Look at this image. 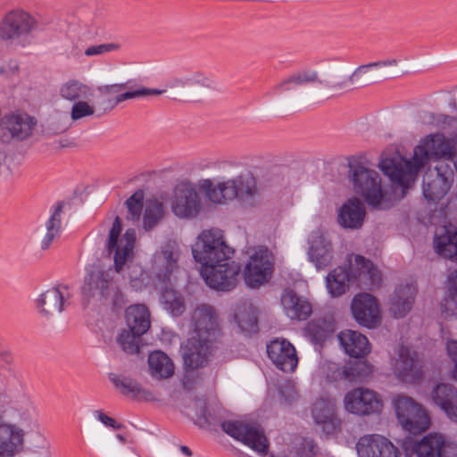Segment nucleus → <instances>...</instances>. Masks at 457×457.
<instances>
[{
  "mask_svg": "<svg viewBox=\"0 0 457 457\" xmlns=\"http://www.w3.org/2000/svg\"><path fill=\"white\" fill-rule=\"evenodd\" d=\"M396 376L405 382H416L422 378V365L416 352L401 345L395 364Z\"/></svg>",
  "mask_w": 457,
  "mask_h": 457,
  "instance_id": "22",
  "label": "nucleus"
},
{
  "mask_svg": "<svg viewBox=\"0 0 457 457\" xmlns=\"http://www.w3.org/2000/svg\"><path fill=\"white\" fill-rule=\"evenodd\" d=\"M268 357L274 365L284 372H293L298 365L295 346L285 338H275L266 346Z\"/></svg>",
  "mask_w": 457,
  "mask_h": 457,
  "instance_id": "18",
  "label": "nucleus"
},
{
  "mask_svg": "<svg viewBox=\"0 0 457 457\" xmlns=\"http://www.w3.org/2000/svg\"><path fill=\"white\" fill-rule=\"evenodd\" d=\"M220 428L227 435L242 442L259 454H267L269 442L262 429L240 420L222 421Z\"/></svg>",
  "mask_w": 457,
  "mask_h": 457,
  "instance_id": "11",
  "label": "nucleus"
},
{
  "mask_svg": "<svg viewBox=\"0 0 457 457\" xmlns=\"http://www.w3.org/2000/svg\"><path fill=\"white\" fill-rule=\"evenodd\" d=\"M180 253L179 243L176 240L168 239L153 254L152 270L162 284L166 285L170 281L173 272L179 268Z\"/></svg>",
  "mask_w": 457,
  "mask_h": 457,
  "instance_id": "12",
  "label": "nucleus"
},
{
  "mask_svg": "<svg viewBox=\"0 0 457 457\" xmlns=\"http://www.w3.org/2000/svg\"><path fill=\"white\" fill-rule=\"evenodd\" d=\"M292 75V82H295V86H303L305 84L318 82L320 85L335 90H342L348 87V80L345 79L337 82H330L327 79H320L319 74L316 71L304 70L295 72Z\"/></svg>",
  "mask_w": 457,
  "mask_h": 457,
  "instance_id": "40",
  "label": "nucleus"
},
{
  "mask_svg": "<svg viewBox=\"0 0 457 457\" xmlns=\"http://www.w3.org/2000/svg\"><path fill=\"white\" fill-rule=\"evenodd\" d=\"M237 177L217 184L205 180L204 187L207 198L214 204H224L227 201L237 200L238 191L237 190Z\"/></svg>",
  "mask_w": 457,
  "mask_h": 457,
  "instance_id": "31",
  "label": "nucleus"
},
{
  "mask_svg": "<svg viewBox=\"0 0 457 457\" xmlns=\"http://www.w3.org/2000/svg\"><path fill=\"white\" fill-rule=\"evenodd\" d=\"M194 335L182 346V357L187 369L204 367L212 354L213 345L220 336L218 316L213 307L197 306L192 313Z\"/></svg>",
  "mask_w": 457,
  "mask_h": 457,
  "instance_id": "1",
  "label": "nucleus"
},
{
  "mask_svg": "<svg viewBox=\"0 0 457 457\" xmlns=\"http://www.w3.org/2000/svg\"><path fill=\"white\" fill-rule=\"evenodd\" d=\"M94 416L102 422L104 426L108 428H112L113 429H120L123 428V425L118 423L113 418L107 416L101 410H96L94 411Z\"/></svg>",
  "mask_w": 457,
  "mask_h": 457,
  "instance_id": "54",
  "label": "nucleus"
},
{
  "mask_svg": "<svg viewBox=\"0 0 457 457\" xmlns=\"http://www.w3.org/2000/svg\"><path fill=\"white\" fill-rule=\"evenodd\" d=\"M266 175L268 176L267 181L270 185H275V184H279L280 183L281 172H280V169L279 168L275 167V168L270 169V170L267 171Z\"/></svg>",
  "mask_w": 457,
  "mask_h": 457,
  "instance_id": "57",
  "label": "nucleus"
},
{
  "mask_svg": "<svg viewBox=\"0 0 457 457\" xmlns=\"http://www.w3.org/2000/svg\"><path fill=\"white\" fill-rule=\"evenodd\" d=\"M394 404L397 420L405 431L420 435L428 428L430 419L426 410L412 398L398 395Z\"/></svg>",
  "mask_w": 457,
  "mask_h": 457,
  "instance_id": "9",
  "label": "nucleus"
},
{
  "mask_svg": "<svg viewBox=\"0 0 457 457\" xmlns=\"http://www.w3.org/2000/svg\"><path fill=\"white\" fill-rule=\"evenodd\" d=\"M180 451L186 454L187 456H191L192 455V451L186 445H182L180 446Z\"/></svg>",
  "mask_w": 457,
  "mask_h": 457,
  "instance_id": "62",
  "label": "nucleus"
},
{
  "mask_svg": "<svg viewBox=\"0 0 457 457\" xmlns=\"http://www.w3.org/2000/svg\"><path fill=\"white\" fill-rule=\"evenodd\" d=\"M454 179V173L449 165L439 163L435 170L423 177V196L428 204H436L448 193Z\"/></svg>",
  "mask_w": 457,
  "mask_h": 457,
  "instance_id": "13",
  "label": "nucleus"
},
{
  "mask_svg": "<svg viewBox=\"0 0 457 457\" xmlns=\"http://www.w3.org/2000/svg\"><path fill=\"white\" fill-rule=\"evenodd\" d=\"M64 207V202L59 201L53 206V212L50 218L46 222V233L41 241V249L46 250L50 247L53 241L61 235L62 213Z\"/></svg>",
  "mask_w": 457,
  "mask_h": 457,
  "instance_id": "38",
  "label": "nucleus"
},
{
  "mask_svg": "<svg viewBox=\"0 0 457 457\" xmlns=\"http://www.w3.org/2000/svg\"><path fill=\"white\" fill-rule=\"evenodd\" d=\"M109 379L124 395L131 396L133 398H142L147 401L154 399L152 392L143 388L137 380L129 377L110 373Z\"/></svg>",
  "mask_w": 457,
  "mask_h": 457,
  "instance_id": "35",
  "label": "nucleus"
},
{
  "mask_svg": "<svg viewBox=\"0 0 457 457\" xmlns=\"http://www.w3.org/2000/svg\"><path fill=\"white\" fill-rule=\"evenodd\" d=\"M121 227V220L117 216L109 231L106 249L109 254L114 251L113 261L115 271L120 273L124 270L126 266L127 274L123 273L122 276H127L132 287L140 289L145 284L147 278L144 269L141 265L137 263L130 262L127 264L129 258L133 253L136 231L133 228H129L123 236L119 238Z\"/></svg>",
  "mask_w": 457,
  "mask_h": 457,
  "instance_id": "2",
  "label": "nucleus"
},
{
  "mask_svg": "<svg viewBox=\"0 0 457 457\" xmlns=\"http://www.w3.org/2000/svg\"><path fill=\"white\" fill-rule=\"evenodd\" d=\"M128 91H132L137 88H141L142 87H137L136 81L134 79L128 80Z\"/></svg>",
  "mask_w": 457,
  "mask_h": 457,
  "instance_id": "60",
  "label": "nucleus"
},
{
  "mask_svg": "<svg viewBox=\"0 0 457 457\" xmlns=\"http://www.w3.org/2000/svg\"><path fill=\"white\" fill-rule=\"evenodd\" d=\"M433 401L447 416L457 422V390L450 385H437L432 395Z\"/></svg>",
  "mask_w": 457,
  "mask_h": 457,
  "instance_id": "32",
  "label": "nucleus"
},
{
  "mask_svg": "<svg viewBox=\"0 0 457 457\" xmlns=\"http://www.w3.org/2000/svg\"><path fill=\"white\" fill-rule=\"evenodd\" d=\"M365 215L366 212L361 200L353 197L340 207L337 220L345 228L358 229L362 226Z\"/></svg>",
  "mask_w": 457,
  "mask_h": 457,
  "instance_id": "26",
  "label": "nucleus"
},
{
  "mask_svg": "<svg viewBox=\"0 0 457 457\" xmlns=\"http://www.w3.org/2000/svg\"><path fill=\"white\" fill-rule=\"evenodd\" d=\"M142 336H137L131 329H122L117 337V342L127 353H137L139 352V341Z\"/></svg>",
  "mask_w": 457,
  "mask_h": 457,
  "instance_id": "47",
  "label": "nucleus"
},
{
  "mask_svg": "<svg viewBox=\"0 0 457 457\" xmlns=\"http://www.w3.org/2000/svg\"><path fill=\"white\" fill-rule=\"evenodd\" d=\"M0 355L2 356L3 360L5 362H9L11 361V355L8 352H6V351L0 352Z\"/></svg>",
  "mask_w": 457,
  "mask_h": 457,
  "instance_id": "61",
  "label": "nucleus"
},
{
  "mask_svg": "<svg viewBox=\"0 0 457 457\" xmlns=\"http://www.w3.org/2000/svg\"><path fill=\"white\" fill-rule=\"evenodd\" d=\"M119 49V46L114 43L101 44L97 46H91L85 51L87 56L101 55L105 53L112 52Z\"/></svg>",
  "mask_w": 457,
  "mask_h": 457,
  "instance_id": "52",
  "label": "nucleus"
},
{
  "mask_svg": "<svg viewBox=\"0 0 457 457\" xmlns=\"http://www.w3.org/2000/svg\"><path fill=\"white\" fill-rule=\"evenodd\" d=\"M148 364L154 377L168 378L174 373V366L170 357L162 351H154L148 356Z\"/></svg>",
  "mask_w": 457,
  "mask_h": 457,
  "instance_id": "43",
  "label": "nucleus"
},
{
  "mask_svg": "<svg viewBox=\"0 0 457 457\" xmlns=\"http://www.w3.org/2000/svg\"><path fill=\"white\" fill-rule=\"evenodd\" d=\"M356 450L359 457H402L400 450L389 439L377 434L361 436Z\"/></svg>",
  "mask_w": 457,
  "mask_h": 457,
  "instance_id": "20",
  "label": "nucleus"
},
{
  "mask_svg": "<svg viewBox=\"0 0 457 457\" xmlns=\"http://www.w3.org/2000/svg\"><path fill=\"white\" fill-rule=\"evenodd\" d=\"M171 209L179 218H194L201 209V203L197 192L188 185L177 187Z\"/></svg>",
  "mask_w": 457,
  "mask_h": 457,
  "instance_id": "21",
  "label": "nucleus"
},
{
  "mask_svg": "<svg viewBox=\"0 0 457 457\" xmlns=\"http://www.w3.org/2000/svg\"><path fill=\"white\" fill-rule=\"evenodd\" d=\"M198 75H195L192 78H186V79H173L170 81L168 82V87H186L190 86L194 82H200V79H198Z\"/></svg>",
  "mask_w": 457,
  "mask_h": 457,
  "instance_id": "56",
  "label": "nucleus"
},
{
  "mask_svg": "<svg viewBox=\"0 0 457 457\" xmlns=\"http://www.w3.org/2000/svg\"><path fill=\"white\" fill-rule=\"evenodd\" d=\"M382 406L378 395L370 389L355 388L345 396V410L353 414L365 416L377 413L381 411Z\"/></svg>",
  "mask_w": 457,
  "mask_h": 457,
  "instance_id": "15",
  "label": "nucleus"
},
{
  "mask_svg": "<svg viewBox=\"0 0 457 457\" xmlns=\"http://www.w3.org/2000/svg\"><path fill=\"white\" fill-rule=\"evenodd\" d=\"M348 176L353 191L361 195L369 206L386 210L394 205L391 195L382 189L381 179L377 171L360 162H350Z\"/></svg>",
  "mask_w": 457,
  "mask_h": 457,
  "instance_id": "6",
  "label": "nucleus"
},
{
  "mask_svg": "<svg viewBox=\"0 0 457 457\" xmlns=\"http://www.w3.org/2000/svg\"><path fill=\"white\" fill-rule=\"evenodd\" d=\"M446 349L449 357L454 363L453 369V378L457 380V341L456 340H449L446 345Z\"/></svg>",
  "mask_w": 457,
  "mask_h": 457,
  "instance_id": "55",
  "label": "nucleus"
},
{
  "mask_svg": "<svg viewBox=\"0 0 457 457\" xmlns=\"http://www.w3.org/2000/svg\"><path fill=\"white\" fill-rule=\"evenodd\" d=\"M312 415L326 435H334L339 430L340 420L335 417L334 409L325 402H316L312 409Z\"/></svg>",
  "mask_w": 457,
  "mask_h": 457,
  "instance_id": "33",
  "label": "nucleus"
},
{
  "mask_svg": "<svg viewBox=\"0 0 457 457\" xmlns=\"http://www.w3.org/2000/svg\"><path fill=\"white\" fill-rule=\"evenodd\" d=\"M239 262L225 261L214 265L201 268V276L205 284L217 291L228 292L236 288L241 275Z\"/></svg>",
  "mask_w": 457,
  "mask_h": 457,
  "instance_id": "10",
  "label": "nucleus"
},
{
  "mask_svg": "<svg viewBox=\"0 0 457 457\" xmlns=\"http://www.w3.org/2000/svg\"><path fill=\"white\" fill-rule=\"evenodd\" d=\"M309 255L318 269H324L329 265L332 259L331 245L323 237H315L310 242Z\"/></svg>",
  "mask_w": 457,
  "mask_h": 457,
  "instance_id": "39",
  "label": "nucleus"
},
{
  "mask_svg": "<svg viewBox=\"0 0 457 457\" xmlns=\"http://www.w3.org/2000/svg\"><path fill=\"white\" fill-rule=\"evenodd\" d=\"M125 318L128 328L135 331L137 336H143L150 328V313L144 304L129 306L125 312Z\"/></svg>",
  "mask_w": 457,
  "mask_h": 457,
  "instance_id": "34",
  "label": "nucleus"
},
{
  "mask_svg": "<svg viewBox=\"0 0 457 457\" xmlns=\"http://www.w3.org/2000/svg\"><path fill=\"white\" fill-rule=\"evenodd\" d=\"M232 318L241 332L255 334L258 332L257 312L251 303L244 301L237 303Z\"/></svg>",
  "mask_w": 457,
  "mask_h": 457,
  "instance_id": "30",
  "label": "nucleus"
},
{
  "mask_svg": "<svg viewBox=\"0 0 457 457\" xmlns=\"http://www.w3.org/2000/svg\"><path fill=\"white\" fill-rule=\"evenodd\" d=\"M201 412H202L201 413L202 417H200V420H203V425L210 424L208 417L206 416L207 408H206L205 404L201 408Z\"/></svg>",
  "mask_w": 457,
  "mask_h": 457,
  "instance_id": "59",
  "label": "nucleus"
},
{
  "mask_svg": "<svg viewBox=\"0 0 457 457\" xmlns=\"http://www.w3.org/2000/svg\"><path fill=\"white\" fill-rule=\"evenodd\" d=\"M70 293L66 285L51 287L42 293L37 300V308L45 316L62 312L69 303Z\"/></svg>",
  "mask_w": 457,
  "mask_h": 457,
  "instance_id": "23",
  "label": "nucleus"
},
{
  "mask_svg": "<svg viewBox=\"0 0 457 457\" xmlns=\"http://www.w3.org/2000/svg\"><path fill=\"white\" fill-rule=\"evenodd\" d=\"M42 30L41 22L31 13L22 9L12 10L0 21V41L6 46L26 47Z\"/></svg>",
  "mask_w": 457,
  "mask_h": 457,
  "instance_id": "5",
  "label": "nucleus"
},
{
  "mask_svg": "<svg viewBox=\"0 0 457 457\" xmlns=\"http://www.w3.org/2000/svg\"><path fill=\"white\" fill-rule=\"evenodd\" d=\"M364 370V365L362 363H351L345 365L342 371L339 373L340 378L342 379L347 380L349 382L357 381L361 378Z\"/></svg>",
  "mask_w": 457,
  "mask_h": 457,
  "instance_id": "51",
  "label": "nucleus"
},
{
  "mask_svg": "<svg viewBox=\"0 0 457 457\" xmlns=\"http://www.w3.org/2000/svg\"><path fill=\"white\" fill-rule=\"evenodd\" d=\"M426 138L427 147H428L432 158H446L453 161L455 156L454 146L443 134L430 135Z\"/></svg>",
  "mask_w": 457,
  "mask_h": 457,
  "instance_id": "41",
  "label": "nucleus"
},
{
  "mask_svg": "<svg viewBox=\"0 0 457 457\" xmlns=\"http://www.w3.org/2000/svg\"><path fill=\"white\" fill-rule=\"evenodd\" d=\"M87 100L82 99L72 104L71 109V118L72 120H79L95 113V107L90 105Z\"/></svg>",
  "mask_w": 457,
  "mask_h": 457,
  "instance_id": "50",
  "label": "nucleus"
},
{
  "mask_svg": "<svg viewBox=\"0 0 457 457\" xmlns=\"http://www.w3.org/2000/svg\"><path fill=\"white\" fill-rule=\"evenodd\" d=\"M450 287L441 303V312L445 318L457 316V269L449 275Z\"/></svg>",
  "mask_w": 457,
  "mask_h": 457,
  "instance_id": "45",
  "label": "nucleus"
},
{
  "mask_svg": "<svg viewBox=\"0 0 457 457\" xmlns=\"http://www.w3.org/2000/svg\"><path fill=\"white\" fill-rule=\"evenodd\" d=\"M161 303L163 308L172 316L181 315L186 309L184 298L182 295L172 288H164L161 295Z\"/></svg>",
  "mask_w": 457,
  "mask_h": 457,
  "instance_id": "44",
  "label": "nucleus"
},
{
  "mask_svg": "<svg viewBox=\"0 0 457 457\" xmlns=\"http://www.w3.org/2000/svg\"><path fill=\"white\" fill-rule=\"evenodd\" d=\"M166 92V89H153L147 87H141L132 91H127L121 94H118L113 98L106 97L101 102V106L104 112L112 111L120 103L126 101L128 99L145 97L148 96H158Z\"/></svg>",
  "mask_w": 457,
  "mask_h": 457,
  "instance_id": "42",
  "label": "nucleus"
},
{
  "mask_svg": "<svg viewBox=\"0 0 457 457\" xmlns=\"http://www.w3.org/2000/svg\"><path fill=\"white\" fill-rule=\"evenodd\" d=\"M36 124V119L26 113L4 115L0 142L11 144L12 141H23L31 136Z\"/></svg>",
  "mask_w": 457,
  "mask_h": 457,
  "instance_id": "14",
  "label": "nucleus"
},
{
  "mask_svg": "<svg viewBox=\"0 0 457 457\" xmlns=\"http://www.w3.org/2000/svg\"><path fill=\"white\" fill-rule=\"evenodd\" d=\"M125 204L128 208L127 219L138 221L144 207V191L142 189L137 190L126 200Z\"/></svg>",
  "mask_w": 457,
  "mask_h": 457,
  "instance_id": "48",
  "label": "nucleus"
},
{
  "mask_svg": "<svg viewBox=\"0 0 457 457\" xmlns=\"http://www.w3.org/2000/svg\"><path fill=\"white\" fill-rule=\"evenodd\" d=\"M117 438L122 443H125L126 441L125 437L122 435H117Z\"/></svg>",
  "mask_w": 457,
  "mask_h": 457,
  "instance_id": "64",
  "label": "nucleus"
},
{
  "mask_svg": "<svg viewBox=\"0 0 457 457\" xmlns=\"http://www.w3.org/2000/svg\"><path fill=\"white\" fill-rule=\"evenodd\" d=\"M398 61L396 59H388L386 61H379L370 62L368 64L361 65L353 72L351 76L346 78L348 80V87L353 85L362 74L366 73L370 68H380L384 66H395Z\"/></svg>",
  "mask_w": 457,
  "mask_h": 457,
  "instance_id": "49",
  "label": "nucleus"
},
{
  "mask_svg": "<svg viewBox=\"0 0 457 457\" xmlns=\"http://www.w3.org/2000/svg\"><path fill=\"white\" fill-rule=\"evenodd\" d=\"M434 248L440 256L457 261V230L452 226L439 228L434 237Z\"/></svg>",
  "mask_w": 457,
  "mask_h": 457,
  "instance_id": "28",
  "label": "nucleus"
},
{
  "mask_svg": "<svg viewBox=\"0 0 457 457\" xmlns=\"http://www.w3.org/2000/svg\"><path fill=\"white\" fill-rule=\"evenodd\" d=\"M285 312L291 320H305L312 314V305L294 290L286 291L281 296Z\"/></svg>",
  "mask_w": 457,
  "mask_h": 457,
  "instance_id": "29",
  "label": "nucleus"
},
{
  "mask_svg": "<svg viewBox=\"0 0 457 457\" xmlns=\"http://www.w3.org/2000/svg\"><path fill=\"white\" fill-rule=\"evenodd\" d=\"M59 96L62 99L73 104L82 99H89L93 96V90L88 85L72 79L60 86Z\"/></svg>",
  "mask_w": 457,
  "mask_h": 457,
  "instance_id": "37",
  "label": "nucleus"
},
{
  "mask_svg": "<svg viewBox=\"0 0 457 457\" xmlns=\"http://www.w3.org/2000/svg\"><path fill=\"white\" fill-rule=\"evenodd\" d=\"M81 293L87 299L99 295L102 299L110 301L115 309L123 308L127 303L124 295L110 275L98 268L87 272Z\"/></svg>",
  "mask_w": 457,
  "mask_h": 457,
  "instance_id": "8",
  "label": "nucleus"
},
{
  "mask_svg": "<svg viewBox=\"0 0 457 457\" xmlns=\"http://www.w3.org/2000/svg\"><path fill=\"white\" fill-rule=\"evenodd\" d=\"M296 86H295V82H292V75L284 79L279 83L273 86L270 92L267 93V96H275L284 92L293 90Z\"/></svg>",
  "mask_w": 457,
  "mask_h": 457,
  "instance_id": "53",
  "label": "nucleus"
},
{
  "mask_svg": "<svg viewBox=\"0 0 457 457\" xmlns=\"http://www.w3.org/2000/svg\"><path fill=\"white\" fill-rule=\"evenodd\" d=\"M338 340L346 354L353 358H361L371 350L368 338L361 333L345 329L338 334Z\"/></svg>",
  "mask_w": 457,
  "mask_h": 457,
  "instance_id": "25",
  "label": "nucleus"
},
{
  "mask_svg": "<svg viewBox=\"0 0 457 457\" xmlns=\"http://www.w3.org/2000/svg\"><path fill=\"white\" fill-rule=\"evenodd\" d=\"M417 287L413 284L400 285L390 298V312L398 319L404 317L412 308Z\"/></svg>",
  "mask_w": 457,
  "mask_h": 457,
  "instance_id": "27",
  "label": "nucleus"
},
{
  "mask_svg": "<svg viewBox=\"0 0 457 457\" xmlns=\"http://www.w3.org/2000/svg\"><path fill=\"white\" fill-rule=\"evenodd\" d=\"M273 270V263L267 248L256 251L249 259L244 278L247 286L258 287L270 278Z\"/></svg>",
  "mask_w": 457,
  "mask_h": 457,
  "instance_id": "17",
  "label": "nucleus"
},
{
  "mask_svg": "<svg viewBox=\"0 0 457 457\" xmlns=\"http://www.w3.org/2000/svg\"><path fill=\"white\" fill-rule=\"evenodd\" d=\"M446 441L444 436L429 433L420 441L407 437L403 441V448L408 454L418 457H444Z\"/></svg>",
  "mask_w": 457,
  "mask_h": 457,
  "instance_id": "19",
  "label": "nucleus"
},
{
  "mask_svg": "<svg viewBox=\"0 0 457 457\" xmlns=\"http://www.w3.org/2000/svg\"><path fill=\"white\" fill-rule=\"evenodd\" d=\"M351 311L356 322L361 327L373 328L380 322L378 300L369 293H359L352 300Z\"/></svg>",
  "mask_w": 457,
  "mask_h": 457,
  "instance_id": "16",
  "label": "nucleus"
},
{
  "mask_svg": "<svg viewBox=\"0 0 457 457\" xmlns=\"http://www.w3.org/2000/svg\"><path fill=\"white\" fill-rule=\"evenodd\" d=\"M117 85H118V86H120V91H121L122 89H128V86H129V85H128V81H126V82H124V83H118Z\"/></svg>",
  "mask_w": 457,
  "mask_h": 457,
  "instance_id": "63",
  "label": "nucleus"
},
{
  "mask_svg": "<svg viewBox=\"0 0 457 457\" xmlns=\"http://www.w3.org/2000/svg\"><path fill=\"white\" fill-rule=\"evenodd\" d=\"M165 213L164 205L157 200L147 202L143 215V226L147 231L153 229L162 220Z\"/></svg>",
  "mask_w": 457,
  "mask_h": 457,
  "instance_id": "46",
  "label": "nucleus"
},
{
  "mask_svg": "<svg viewBox=\"0 0 457 457\" xmlns=\"http://www.w3.org/2000/svg\"><path fill=\"white\" fill-rule=\"evenodd\" d=\"M326 280L328 293L337 297L345 293L350 283H356L359 287H378L382 278L371 261L361 255H355L354 263L349 269L337 267L328 274Z\"/></svg>",
  "mask_w": 457,
  "mask_h": 457,
  "instance_id": "3",
  "label": "nucleus"
},
{
  "mask_svg": "<svg viewBox=\"0 0 457 457\" xmlns=\"http://www.w3.org/2000/svg\"><path fill=\"white\" fill-rule=\"evenodd\" d=\"M430 158L432 155L427 147V138H425L422 145L415 147L411 161L404 159L398 154L389 157L382 154L379 168L390 179L394 187H401V198H403L420 169Z\"/></svg>",
  "mask_w": 457,
  "mask_h": 457,
  "instance_id": "4",
  "label": "nucleus"
},
{
  "mask_svg": "<svg viewBox=\"0 0 457 457\" xmlns=\"http://www.w3.org/2000/svg\"><path fill=\"white\" fill-rule=\"evenodd\" d=\"M234 253V249L226 243L222 230L219 228L203 230L192 246L193 257L201 264V268L228 261Z\"/></svg>",
  "mask_w": 457,
  "mask_h": 457,
  "instance_id": "7",
  "label": "nucleus"
},
{
  "mask_svg": "<svg viewBox=\"0 0 457 457\" xmlns=\"http://www.w3.org/2000/svg\"><path fill=\"white\" fill-rule=\"evenodd\" d=\"M98 90L103 96H105L111 94H118L120 91V86H118L117 84L104 85L99 87Z\"/></svg>",
  "mask_w": 457,
  "mask_h": 457,
  "instance_id": "58",
  "label": "nucleus"
},
{
  "mask_svg": "<svg viewBox=\"0 0 457 457\" xmlns=\"http://www.w3.org/2000/svg\"><path fill=\"white\" fill-rule=\"evenodd\" d=\"M24 431L12 424H0V457H13L23 447Z\"/></svg>",
  "mask_w": 457,
  "mask_h": 457,
  "instance_id": "24",
  "label": "nucleus"
},
{
  "mask_svg": "<svg viewBox=\"0 0 457 457\" xmlns=\"http://www.w3.org/2000/svg\"><path fill=\"white\" fill-rule=\"evenodd\" d=\"M237 201L244 206L252 207L257 203L258 189L255 178L251 173L237 177Z\"/></svg>",
  "mask_w": 457,
  "mask_h": 457,
  "instance_id": "36",
  "label": "nucleus"
}]
</instances>
